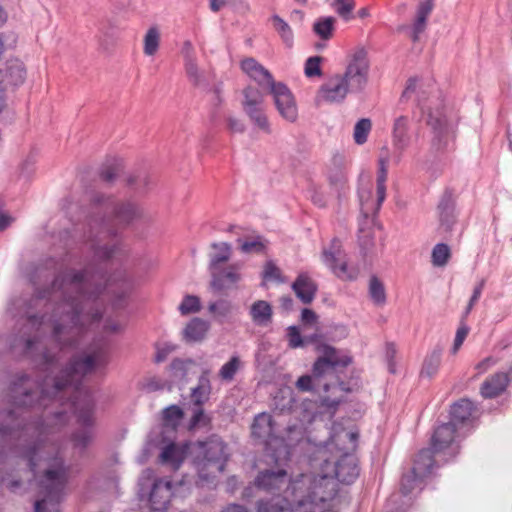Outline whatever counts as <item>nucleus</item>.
Wrapping results in <instances>:
<instances>
[{"label": "nucleus", "instance_id": "f257e3e1", "mask_svg": "<svg viewBox=\"0 0 512 512\" xmlns=\"http://www.w3.org/2000/svg\"><path fill=\"white\" fill-rule=\"evenodd\" d=\"M88 270L68 269L53 279L50 286L36 289L27 302V310L54 302L48 321L51 323V336L59 350L43 346L38 335L22 331L10 341V347L31 360L37 369L46 373L41 381L27 373L16 374L8 388V399L12 408L0 409V462L8 453H15L27 461L31 472L38 466V453L42 446L39 434H30L32 429L27 418L19 409H45L51 400L68 386L60 371V351L78 345L83 332L82 316L84 307L70 295L75 292L86 299H96L103 290L99 284H93L87 278ZM27 313L28 323L39 328L45 323L46 314Z\"/></svg>", "mask_w": 512, "mask_h": 512}, {"label": "nucleus", "instance_id": "f03ea898", "mask_svg": "<svg viewBox=\"0 0 512 512\" xmlns=\"http://www.w3.org/2000/svg\"><path fill=\"white\" fill-rule=\"evenodd\" d=\"M92 215L89 218V238L92 240L91 249L93 250V260L88 263L81 270H88L87 278L93 284H99L103 287L101 293L96 299H86L78 296L75 292H70L76 301L81 303V306L86 308L88 304H91V312L88 314L92 321H99L102 318V312L98 306V299L106 289L111 279L106 278L107 271L98 264H104L112 260L119 254H124V251L120 243H114L112 245L103 244L100 242L106 237L115 236L116 231L110 227V224H115L118 227L126 228L134 222L144 219L145 212L143 208L135 201L127 200H116L111 196H105L104 194H95L91 200ZM66 268L60 271L54 279L68 270ZM75 270H80L76 269Z\"/></svg>", "mask_w": 512, "mask_h": 512}, {"label": "nucleus", "instance_id": "7ed1b4c3", "mask_svg": "<svg viewBox=\"0 0 512 512\" xmlns=\"http://www.w3.org/2000/svg\"><path fill=\"white\" fill-rule=\"evenodd\" d=\"M304 339L305 346L313 344L315 351L319 354L312 365L313 375L315 377H324L334 374L340 390L346 393L352 392L353 386L357 385V382L352 385L350 381H345L341 376L344 370L352 364V356L342 354L341 350L325 343L321 326L317 327L314 333L304 336Z\"/></svg>", "mask_w": 512, "mask_h": 512}, {"label": "nucleus", "instance_id": "20e7f679", "mask_svg": "<svg viewBox=\"0 0 512 512\" xmlns=\"http://www.w3.org/2000/svg\"><path fill=\"white\" fill-rule=\"evenodd\" d=\"M369 63L365 48H358L343 75H336L320 87L321 97L330 103H340L348 92H361L367 84Z\"/></svg>", "mask_w": 512, "mask_h": 512}, {"label": "nucleus", "instance_id": "39448f33", "mask_svg": "<svg viewBox=\"0 0 512 512\" xmlns=\"http://www.w3.org/2000/svg\"><path fill=\"white\" fill-rule=\"evenodd\" d=\"M69 477V467L61 458H55L39 480L41 499L35 502V512H58Z\"/></svg>", "mask_w": 512, "mask_h": 512}, {"label": "nucleus", "instance_id": "423d86ee", "mask_svg": "<svg viewBox=\"0 0 512 512\" xmlns=\"http://www.w3.org/2000/svg\"><path fill=\"white\" fill-rule=\"evenodd\" d=\"M344 437L349 440L350 447L347 448L338 458L332 460L328 458L327 449L322 448L318 451L317 459L321 461V470L324 473V478L334 477L342 484H353L360 475V468L358 459L355 454L349 452L355 451L359 439V433L349 431L346 432Z\"/></svg>", "mask_w": 512, "mask_h": 512}, {"label": "nucleus", "instance_id": "0eeeda50", "mask_svg": "<svg viewBox=\"0 0 512 512\" xmlns=\"http://www.w3.org/2000/svg\"><path fill=\"white\" fill-rule=\"evenodd\" d=\"M251 437L264 445L262 460L264 463L278 464L289 455V447L283 437L278 436L275 421L269 413L262 412L254 417L251 425Z\"/></svg>", "mask_w": 512, "mask_h": 512}, {"label": "nucleus", "instance_id": "6e6552de", "mask_svg": "<svg viewBox=\"0 0 512 512\" xmlns=\"http://www.w3.org/2000/svg\"><path fill=\"white\" fill-rule=\"evenodd\" d=\"M249 77L256 82V85L262 86L264 89H269L270 94L273 96L276 109L283 119L291 123L297 120L298 110L296 102L291 90L285 83L276 82L272 74L261 64Z\"/></svg>", "mask_w": 512, "mask_h": 512}, {"label": "nucleus", "instance_id": "1a4fd4ad", "mask_svg": "<svg viewBox=\"0 0 512 512\" xmlns=\"http://www.w3.org/2000/svg\"><path fill=\"white\" fill-rule=\"evenodd\" d=\"M109 362L107 350L100 349L90 354L73 356L64 366H60V371L64 379L68 380V385L74 377H83L94 370L95 367H105Z\"/></svg>", "mask_w": 512, "mask_h": 512}, {"label": "nucleus", "instance_id": "9d476101", "mask_svg": "<svg viewBox=\"0 0 512 512\" xmlns=\"http://www.w3.org/2000/svg\"><path fill=\"white\" fill-rule=\"evenodd\" d=\"M71 405L75 409L77 422L83 426L82 429L73 433V440L76 446L85 448L92 440V426L94 424L95 402L90 393L85 392L81 398H75Z\"/></svg>", "mask_w": 512, "mask_h": 512}, {"label": "nucleus", "instance_id": "9b49d317", "mask_svg": "<svg viewBox=\"0 0 512 512\" xmlns=\"http://www.w3.org/2000/svg\"><path fill=\"white\" fill-rule=\"evenodd\" d=\"M427 125L431 127L433 137L429 149V154L434 160H440L441 155L445 153L448 146V136L450 126L442 110L430 111L427 116Z\"/></svg>", "mask_w": 512, "mask_h": 512}, {"label": "nucleus", "instance_id": "f8f14e48", "mask_svg": "<svg viewBox=\"0 0 512 512\" xmlns=\"http://www.w3.org/2000/svg\"><path fill=\"white\" fill-rule=\"evenodd\" d=\"M290 455L280 461L278 464L266 463L269 468L260 469L254 479V485L257 489L269 493H279L282 487L288 482V473L284 465L289 460Z\"/></svg>", "mask_w": 512, "mask_h": 512}, {"label": "nucleus", "instance_id": "ddd939ff", "mask_svg": "<svg viewBox=\"0 0 512 512\" xmlns=\"http://www.w3.org/2000/svg\"><path fill=\"white\" fill-rule=\"evenodd\" d=\"M211 248L216 251L209 254L208 271L211 280L208 291L213 295H221L224 291V243L213 242Z\"/></svg>", "mask_w": 512, "mask_h": 512}, {"label": "nucleus", "instance_id": "4468645a", "mask_svg": "<svg viewBox=\"0 0 512 512\" xmlns=\"http://www.w3.org/2000/svg\"><path fill=\"white\" fill-rule=\"evenodd\" d=\"M437 213L440 227L446 232H451L457 221L456 194L453 188H445L437 205Z\"/></svg>", "mask_w": 512, "mask_h": 512}, {"label": "nucleus", "instance_id": "2eb2a0df", "mask_svg": "<svg viewBox=\"0 0 512 512\" xmlns=\"http://www.w3.org/2000/svg\"><path fill=\"white\" fill-rule=\"evenodd\" d=\"M476 410V405L470 399L461 398L450 406L449 422L459 429L468 426L473 422V414Z\"/></svg>", "mask_w": 512, "mask_h": 512}, {"label": "nucleus", "instance_id": "dca6fc26", "mask_svg": "<svg viewBox=\"0 0 512 512\" xmlns=\"http://www.w3.org/2000/svg\"><path fill=\"white\" fill-rule=\"evenodd\" d=\"M199 451L198 458L202 459L198 462L213 463L216 461H224V443L216 436L209 437L206 441H197L193 444Z\"/></svg>", "mask_w": 512, "mask_h": 512}, {"label": "nucleus", "instance_id": "f3484780", "mask_svg": "<svg viewBox=\"0 0 512 512\" xmlns=\"http://www.w3.org/2000/svg\"><path fill=\"white\" fill-rule=\"evenodd\" d=\"M172 486L168 481L157 479L154 481L150 496V507L155 512H164L167 510L172 496Z\"/></svg>", "mask_w": 512, "mask_h": 512}, {"label": "nucleus", "instance_id": "a211bd4d", "mask_svg": "<svg viewBox=\"0 0 512 512\" xmlns=\"http://www.w3.org/2000/svg\"><path fill=\"white\" fill-rule=\"evenodd\" d=\"M0 73L2 74L0 88L4 89V91L10 86L17 87L23 84L26 79L25 66L18 59L7 61L5 69L0 71Z\"/></svg>", "mask_w": 512, "mask_h": 512}, {"label": "nucleus", "instance_id": "6ab92c4d", "mask_svg": "<svg viewBox=\"0 0 512 512\" xmlns=\"http://www.w3.org/2000/svg\"><path fill=\"white\" fill-rule=\"evenodd\" d=\"M291 288L303 304H311L317 294L318 284L308 273L301 272L293 281Z\"/></svg>", "mask_w": 512, "mask_h": 512}, {"label": "nucleus", "instance_id": "aec40b11", "mask_svg": "<svg viewBox=\"0 0 512 512\" xmlns=\"http://www.w3.org/2000/svg\"><path fill=\"white\" fill-rule=\"evenodd\" d=\"M458 429L449 421L437 426L431 436L430 447L437 453L449 448L455 440Z\"/></svg>", "mask_w": 512, "mask_h": 512}, {"label": "nucleus", "instance_id": "412c9836", "mask_svg": "<svg viewBox=\"0 0 512 512\" xmlns=\"http://www.w3.org/2000/svg\"><path fill=\"white\" fill-rule=\"evenodd\" d=\"M341 254V241L337 237H334L330 242V247L328 249L325 248L322 252L323 262L330 267L338 277H342L347 272L348 268L346 262H341L338 265Z\"/></svg>", "mask_w": 512, "mask_h": 512}, {"label": "nucleus", "instance_id": "4be33fe9", "mask_svg": "<svg viewBox=\"0 0 512 512\" xmlns=\"http://www.w3.org/2000/svg\"><path fill=\"white\" fill-rule=\"evenodd\" d=\"M198 481L200 487L215 488L217 486L218 474L224 470V461H216L213 463H197Z\"/></svg>", "mask_w": 512, "mask_h": 512}, {"label": "nucleus", "instance_id": "5701e85b", "mask_svg": "<svg viewBox=\"0 0 512 512\" xmlns=\"http://www.w3.org/2000/svg\"><path fill=\"white\" fill-rule=\"evenodd\" d=\"M508 383V374L505 372H497L482 383L480 394L485 399L496 398L506 390Z\"/></svg>", "mask_w": 512, "mask_h": 512}, {"label": "nucleus", "instance_id": "b1692460", "mask_svg": "<svg viewBox=\"0 0 512 512\" xmlns=\"http://www.w3.org/2000/svg\"><path fill=\"white\" fill-rule=\"evenodd\" d=\"M424 478V476L419 475V473L414 471L412 468L407 473H404L400 481V493H393L388 498L387 508L396 504L401 496L409 495L413 489L423 481Z\"/></svg>", "mask_w": 512, "mask_h": 512}, {"label": "nucleus", "instance_id": "393cba45", "mask_svg": "<svg viewBox=\"0 0 512 512\" xmlns=\"http://www.w3.org/2000/svg\"><path fill=\"white\" fill-rule=\"evenodd\" d=\"M393 145L399 150H405L410 144L409 135V118L407 116H399L393 124Z\"/></svg>", "mask_w": 512, "mask_h": 512}, {"label": "nucleus", "instance_id": "a878e982", "mask_svg": "<svg viewBox=\"0 0 512 512\" xmlns=\"http://www.w3.org/2000/svg\"><path fill=\"white\" fill-rule=\"evenodd\" d=\"M436 453L437 452L434 451L431 447L422 448L415 455L413 466L411 468L414 471L418 472L419 475L427 477L431 473L434 465L436 464V461L434 459V455Z\"/></svg>", "mask_w": 512, "mask_h": 512}, {"label": "nucleus", "instance_id": "bb28decb", "mask_svg": "<svg viewBox=\"0 0 512 512\" xmlns=\"http://www.w3.org/2000/svg\"><path fill=\"white\" fill-rule=\"evenodd\" d=\"M249 314L257 326L266 327L272 322V306L265 300L255 301L250 307Z\"/></svg>", "mask_w": 512, "mask_h": 512}, {"label": "nucleus", "instance_id": "cd10ccee", "mask_svg": "<svg viewBox=\"0 0 512 512\" xmlns=\"http://www.w3.org/2000/svg\"><path fill=\"white\" fill-rule=\"evenodd\" d=\"M209 324L207 321L194 317L191 319L183 330V339L187 343L202 341L208 331Z\"/></svg>", "mask_w": 512, "mask_h": 512}, {"label": "nucleus", "instance_id": "c85d7f7f", "mask_svg": "<svg viewBox=\"0 0 512 512\" xmlns=\"http://www.w3.org/2000/svg\"><path fill=\"white\" fill-rule=\"evenodd\" d=\"M443 350L444 347L440 344H437L433 350L426 355L420 371L421 377L432 378L437 374L441 364V356Z\"/></svg>", "mask_w": 512, "mask_h": 512}, {"label": "nucleus", "instance_id": "c756f323", "mask_svg": "<svg viewBox=\"0 0 512 512\" xmlns=\"http://www.w3.org/2000/svg\"><path fill=\"white\" fill-rule=\"evenodd\" d=\"M255 128L269 135L272 133L271 125L265 113L263 105L243 108Z\"/></svg>", "mask_w": 512, "mask_h": 512}, {"label": "nucleus", "instance_id": "7c9ffc66", "mask_svg": "<svg viewBox=\"0 0 512 512\" xmlns=\"http://www.w3.org/2000/svg\"><path fill=\"white\" fill-rule=\"evenodd\" d=\"M185 455V448H180L172 442L162 450L160 460L163 464H170L173 470H178L185 459Z\"/></svg>", "mask_w": 512, "mask_h": 512}, {"label": "nucleus", "instance_id": "2f4dec72", "mask_svg": "<svg viewBox=\"0 0 512 512\" xmlns=\"http://www.w3.org/2000/svg\"><path fill=\"white\" fill-rule=\"evenodd\" d=\"M243 100L242 108L259 106L264 104V97L270 94L269 89H264L262 86L250 84L242 91Z\"/></svg>", "mask_w": 512, "mask_h": 512}, {"label": "nucleus", "instance_id": "473e14b6", "mask_svg": "<svg viewBox=\"0 0 512 512\" xmlns=\"http://www.w3.org/2000/svg\"><path fill=\"white\" fill-rule=\"evenodd\" d=\"M184 416L183 410L177 405H170L162 411V432H175Z\"/></svg>", "mask_w": 512, "mask_h": 512}, {"label": "nucleus", "instance_id": "72a5a7b5", "mask_svg": "<svg viewBox=\"0 0 512 512\" xmlns=\"http://www.w3.org/2000/svg\"><path fill=\"white\" fill-rule=\"evenodd\" d=\"M321 328L323 330V336H324L325 343L326 342H338L342 339H345L349 334V330H348L347 326L344 324L328 322V323H323L321 325Z\"/></svg>", "mask_w": 512, "mask_h": 512}, {"label": "nucleus", "instance_id": "f704fd0d", "mask_svg": "<svg viewBox=\"0 0 512 512\" xmlns=\"http://www.w3.org/2000/svg\"><path fill=\"white\" fill-rule=\"evenodd\" d=\"M184 65L188 80L194 87L206 89L209 86L210 75L206 76L203 72L199 71L197 62L188 60V63Z\"/></svg>", "mask_w": 512, "mask_h": 512}, {"label": "nucleus", "instance_id": "c9c22d12", "mask_svg": "<svg viewBox=\"0 0 512 512\" xmlns=\"http://www.w3.org/2000/svg\"><path fill=\"white\" fill-rule=\"evenodd\" d=\"M210 394V380L207 372H204L198 380L196 387L192 388L191 399L195 406H202Z\"/></svg>", "mask_w": 512, "mask_h": 512}, {"label": "nucleus", "instance_id": "e433bc0d", "mask_svg": "<svg viewBox=\"0 0 512 512\" xmlns=\"http://www.w3.org/2000/svg\"><path fill=\"white\" fill-rule=\"evenodd\" d=\"M328 181L331 189L337 194L339 200L346 196L348 190L347 176L341 169L337 168L331 171L328 175Z\"/></svg>", "mask_w": 512, "mask_h": 512}, {"label": "nucleus", "instance_id": "4c0bfd02", "mask_svg": "<svg viewBox=\"0 0 512 512\" xmlns=\"http://www.w3.org/2000/svg\"><path fill=\"white\" fill-rule=\"evenodd\" d=\"M335 23L333 16L320 17L313 24V32L322 40H329L333 36Z\"/></svg>", "mask_w": 512, "mask_h": 512}, {"label": "nucleus", "instance_id": "58836bf2", "mask_svg": "<svg viewBox=\"0 0 512 512\" xmlns=\"http://www.w3.org/2000/svg\"><path fill=\"white\" fill-rule=\"evenodd\" d=\"M369 296L372 302L377 306H383L386 303L385 286L376 275L370 277Z\"/></svg>", "mask_w": 512, "mask_h": 512}, {"label": "nucleus", "instance_id": "ea45409f", "mask_svg": "<svg viewBox=\"0 0 512 512\" xmlns=\"http://www.w3.org/2000/svg\"><path fill=\"white\" fill-rule=\"evenodd\" d=\"M239 247L243 253L262 254L267 248L268 241L263 236L257 235L254 238L242 241L240 238L237 240Z\"/></svg>", "mask_w": 512, "mask_h": 512}, {"label": "nucleus", "instance_id": "a19ab883", "mask_svg": "<svg viewBox=\"0 0 512 512\" xmlns=\"http://www.w3.org/2000/svg\"><path fill=\"white\" fill-rule=\"evenodd\" d=\"M434 8L433 0H423L419 3L416 12V23L417 32H424L427 25V19Z\"/></svg>", "mask_w": 512, "mask_h": 512}, {"label": "nucleus", "instance_id": "79ce46f5", "mask_svg": "<svg viewBox=\"0 0 512 512\" xmlns=\"http://www.w3.org/2000/svg\"><path fill=\"white\" fill-rule=\"evenodd\" d=\"M274 29L278 32L281 39L288 48L293 46V31L288 23L279 15L275 14L271 17Z\"/></svg>", "mask_w": 512, "mask_h": 512}, {"label": "nucleus", "instance_id": "37998d69", "mask_svg": "<svg viewBox=\"0 0 512 512\" xmlns=\"http://www.w3.org/2000/svg\"><path fill=\"white\" fill-rule=\"evenodd\" d=\"M160 44V32L156 26L150 27L144 36V54L153 56Z\"/></svg>", "mask_w": 512, "mask_h": 512}, {"label": "nucleus", "instance_id": "c03bdc74", "mask_svg": "<svg viewBox=\"0 0 512 512\" xmlns=\"http://www.w3.org/2000/svg\"><path fill=\"white\" fill-rule=\"evenodd\" d=\"M261 277V287H266V282L268 281H275L278 283H284L285 281L280 268L272 260L265 263Z\"/></svg>", "mask_w": 512, "mask_h": 512}, {"label": "nucleus", "instance_id": "a18cd8bd", "mask_svg": "<svg viewBox=\"0 0 512 512\" xmlns=\"http://www.w3.org/2000/svg\"><path fill=\"white\" fill-rule=\"evenodd\" d=\"M372 123L368 118H362L354 126L353 138L356 144L362 145L367 142L371 131Z\"/></svg>", "mask_w": 512, "mask_h": 512}, {"label": "nucleus", "instance_id": "49530a36", "mask_svg": "<svg viewBox=\"0 0 512 512\" xmlns=\"http://www.w3.org/2000/svg\"><path fill=\"white\" fill-rule=\"evenodd\" d=\"M122 284L120 286V290L115 293L112 305L119 309L125 306L126 298L128 297L130 291L132 290V280L126 276V274L121 275Z\"/></svg>", "mask_w": 512, "mask_h": 512}, {"label": "nucleus", "instance_id": "de8ad7c7", "mask_svg": "<svg viewBox=\"0 0 512 512\" xmlns=\"http://www.w3.org/2000/svg\"><path fill=\"white\" fill-rule=\"evenodd\" d=\"M258 512H294V510L289 501L282 498L273 503L259 502Z\"/></svg>", "mask_w": 512, "mask_h": 512}, {"label": "nucleus", "instance_id": "09e8293b", "mask_svg": "<svg viewBox=\"0 0 512 512\" xmlns=\"http://www.w3.org/2000/svg\"><path fill=\"white\" fill-rule=\"evenodd\" d=\"M451 257L450 247L445 243H438L432 250V263L434 266L441 267L447 264Z\"/></svg>", "mask_w": 512, "mask_h": 512}, {"label": "nucleus", "instance_id": "8fccbe9b", "mask_svg": "<svg viewBox=\"0 0 512 512\" xmlns=\"http://www.w3.org/2000/svg\"><path fill=\"white\" fill-rule=\"evenodd\" d=\"M358 243L360 252L364 258L369 257L373 253L375 242L373 233L371 231L360 230L358 235Z\"/></svg>", "mask_w": 512, "mask_h": 512}, {"label": "nucleus", "instance_id": "3c124183", "mask_svg": "<svg viewBox=\"0 0 512 512\" xmlns=\"http://www.w3.org/2000/svg\"><path fill=\"white\" fill-rule=\"evenodd\" d=\"M332 7L344 21H349L354 18L352 14L355 8L354 0H334Z\"/></svg>", "mask_w": 512, "mask_h": 512}, {"label": "nucleus", "instance_id": "603ef678", "mask_svg": "<svg viewBox=\"0 0 512 512\" xmlns=\"http://www.w3.org/2000/svg\"><path fill=\"white\" fill-rule=\"evenodd\" d=\"M178 309L182 315L197 313L201 310L200 298L195 295H186L184 296Z\"/></svg>", "mask_w": 512, "mask_h": 512}, {"label": "nucleus", "instance_id": "864d4df0", "mask_svg": "<svg viewBox=\"0 0 512 512\" xmlns=\"http://www.w3.org/2000/svg\"><path fill=\"white\" fill-rule=\"evenodd\" d=\"M286 338L291 349L305 347L304 336H302L300 328L296 325H291L286 329Z\"/></svg>", "mask_w": 512, "mask_h": 512}, {"label": "nucleus", "instance_id": "5fc2aeb1", "mask_svg": "<svg viewBox=\"0 0 512 512\" xmlns=\"http://www.w3.org/2000/svg\"><path fill=\"white\" fill-rule=\"evenodd\" d=\"M210 101L213 104V108L211 110V120L217 121L220 120L222 117V100H221V88L220 85L215 86V88L210 91Z\"/></svg>", "mask_w": 512, "mask_h": 512}, {"label": "nucleus", "instance_id": "6e6d98bb", "mask_svg": "<svg viewBox=\"0 0 512 512\" xmlns=\"http://www.w3.org/2000/svg\"><path fill=\"white\" fill-rule=\"evenodd\" d=\"M120 170V164L117 162L104 164L99 172L100 179L105 183H113L119 175Z\"/></svg>", "mask_w": 512, "mask_h": 512}, {"label": "nucleus", "instance_id": "4d7b16f0", "mask_svg": "<svg viewBox=\"0 0 512 512\" xmlns=\"http://www.w3.org/2000/svg\"><path fill=\"white\" fill-rule=\"evenodd\" d=\"M323 61V57L321 56H311L305 62L304 72L308 78L321 76V63Z\"/></svg>", "mask_w": 512, "mask_h": 512}, {"label": "nucleus", "instance_id": "13d9d810", "mask_svg": "<svg viewBox=\"0 0 512 512\" xmlns=\"http://www.w3.org/2000/svg\"><path fill=\"white\" fill-rule=\"evenodd\" d=\"M151 183L150 176L146 173L139 174L137 176H130L127 179V185L132 187L136 191H144L148 188Z\"/></svg>", "mask_w": 512, "mask_h": 512}, {"label": "nucleus", "instance_id": "bf43d9fd", "mask_svg": "<svg viewBox=\"0 0 512 512\" xmlns=\"http://www.w3.org/2000/svg\"><path fill=\"white\" fill-rule=\"evenodd\" d=\"M169 369L171 371V376L175 380H183L187 375L186 362L179 358L174 359L170 363Z\"/></svg>", "mask_w": 512, "mask_h": 512}, {"label": "nucleus", "instance_id": "052dcab7", "mask_svg": "<svg viewBox=\"0 0 512 512\" xmlns=\"http://www.w3.org/2000/svg\"><path fill=\"white\" fill-rule=\"evenodd\" d=\"M243 363L237 354L231 356L226 362V382L233 380L235 374L242 368Z\"/></svg>", "mask_w": 512, "mask_h": 512}, {"label": "nucleus", "instance_id": "680f3d73", "mask_svg": "<svg viewBox=\"0 0 512 512\" xmlns=\"http://www.w3.org/2000/svg\"><path fill=\"white\" fill-rule=\"evenodd\" d=\"M469 331H470V328L467 325V323L460 321V325L456 331L454 343H453L452 350H451V352L453 354H455L459 350V348L463 344L464 340L466 339Z\"/></svg>", "mask_w": 512, "mask_h": 512}, {"label": "nucleus", "instance_id": "e2e57ef3", "mask_svg": "<svg viewBox=\"0 0 512 512\" xmlns=\"http://www.w3.org/2000/svg\"><path fill=\"white\" fill-rule=\"evenodd\" d=\"M207 424V417L204 415V411L201 406H196L193 410V415L190 419L188 428L193 430L199 426H205Z\"/></svg>", "mask_w": 512, "mask_h": 512}, {"label": "nucleus", "instance_id": "0e129e2a", "mask_svg": "<svg viewBox=\"0 0 512 512\" xmlns=\"http://www.w3.org/2000/svg\"><path fill=\"white\" fill-rule=\"evenodd\" d=\"M321 377H315L313 373L305 374L298 378L296 387L302 392H309L315 390L313 382Z\"/></svg>", "mask_w": 512, "mask_h": 512}, {"label": "nucleus", "instance_id": "69168bd1", "mask_svg": "<svg viewBox=\"0 0 512 512\" xmlns=\"http://www.w3.org/2000/svg\"><path fill=\"white\" fill-rule=\"evenodd\" d=\"M315 509V502L310 496L299 500L296 506L293 507L294 512H315Z\"/></svg>", "mask_w": 512, "mask_h": 512}, {"label": "nucleus", "instance_id": "338daca9", "mask_svg": "<svg viewBox=\"0 0 512 512\" xmlns=\"http://www.w3.org/2000/svg\"><path fill=\"white\" fill-rule=\"evenodd\" d=\"M318 315L310 308H303L301 311V321L304 325H313L317 322Z\"/></svg>", "mask_w": 512, "mask_h": 512}, {"label": "nucleus", "instance_id": "774afa93", "mask_svg": "<svg viewBox=\"0 0 512 512\" xmlns=\"http://www.w3.org/2000/svg\"><path fill=\"white\" fill-rule=\"evenodd\" d=\"M175 349L173 345L165 344L163 347H158L155 355V362L161 363L166 360L167 356Z\"/></svg>", "mask_w": 512, "mask_h": 512}]
</instances>
